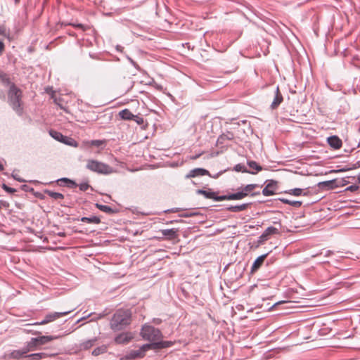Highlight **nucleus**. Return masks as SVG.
Here are the masks:
<instances>
[{
  "label": "nucleus",
  "mask_w": 360,
  "mask_h": 360,
  "mask_svg": "<svg viewBox=\"0 0 360 360\" xmlns=\"http://www.w3.org/2000/svg\"><path fill=\"white\" fill-rule=\"evenodd\" d=\"M22 92L14 84L10 87L8 92V101L13 109L19 115L22 113V108L21 107Z\"/></svg>",
  "instance_id": "obj_1"
},
{
  "label": "nucleus",
  "mask_w": 360,
  "mask_h": 360,
  "mask_svg": "<svg viewBox=\"0 0 360 360\" xmlns=\"http://www.w3.org/2000/svg\"><path fill=\"white\" fill-rule=\"evenodd\" d=\"M86 167L89 170L98 174L106 175L114 172L113 168L110 165L94 159L88 160Z\"/></svg>",
  "instance_id": "obj_2"
},
{
  "label": "nucleus",
  "mask_w": 360,
  "mask_h": 360,
  "mask_svg": "<svg viewBox=\"0 0 360 360\" xmlns=\"http://www.w3.org/2000/svg\"><path fill=\"white\" fill-rule=\"evenodd\" d=\"M142 338L148 342L158 340L162 337L161 331L149 325H144L141 331Z\"/></svg>",
  "instance_id": "obj_3"
},
{
  "label": "nucleus",
  "mask_w": 360,
  "mask_h": 360,
  "mask_svg": "<svg viewBox=\"0 0 360 360\" xmlns=\"http://www.w3.org/2000/svg\"><path fill=\"white\" fill-rule=\"evenodd\" d=\"M56 338V337L52 335L32 338L26 344L27 351H34L37 348V347L44 345Z\"/></svg>",
  "instance_id": "obj_4"
},
{
  "label": "nucleus",
  "mask_w": 360,
  "mask_h": 360,
  "mask_svg": "<svg viewBox=\"0 0 360 360\" xmlns=\"http://www.w3.org/2000/svg\"><path fill=\"white\" fill-rule=\"evenodd\" d=\"M131 316H112L110 321L111 328L114 330H121L131 323Z\"/></svg>",
  "instance_id": "obj_5"
},
{
  "label": "nucleus",
  "mask_w": 360,
  "mask_h": 360,
  "mask_svg": "<svg viewBox=\"0 0 360 360\" xmlns=\"http://www.w3.org/2000/svg\"><path fill=\"white\" fill-rule=\"evenodd\" d=\"M281 224H278V227L269 226L268 227L264 233L259 236L257 243L255 245L252 243L251 248H257L260 244H262L266 240H269L270 237L273 235H277L280 233Z\"/></svg>",
  "instance_id": "obj_6"
},
{
  "label": "nucleus",
  "mask_w": 360,
  "mask_h": 360,
  "mask_svg": "<svg viewBox=\"0 0 360 360\" xmlns=\"http://www.w3.org/2000/svg\"><path fill=\"white\" fill-rule=\"evenodd\" d=\"M174 344L172 341H153L149 343L144 344L142 345V349H146V352L149 349L158 350L164 348H168L173 346Z\"/></svg>",
  "instance_id": "obj_7"
},
{
  "label": "nucleus",
  "mask_w": 360,
  "mask_h": 360,
  "mask_svg": "<svg viewBox=\"0 0 360 360\" xmlns=\"http://www.w3.org/2000/svg\"><path fill=\"white\" fill-rule=\"evenodd\" d=\"M56 317L57 316H46V319H44L41 321H37V322H34L32 323L24 324V325H22L23 328H22V330L24 332L27 333L37 334L39 332L35 330L33 328L34 326L45 324L49 322L53 321L55 320V319Z\"/></svg>",
  "instance_id": "obj_8"
},
{
  "label": "nucleus",
  "mask_w": 360,
  "mask_h": 360,
  "mask_svg": "<svg viewBox=\"0 0 360 360\" xmlns=\"http://www.w3.org/2000/svg\"><path fill=\"white\" fill-rule=\"evenodd\" d=\"M146 349H143L142 346H141L139 349H132L127 352V354L123 357H122L120 360H131L143 358L146 355Z\"/></svg>",
  "instance_id": "obj_9"
},
{
  "label": "nucleus",
  "mask_w": 360,
  "mask_h": 360,
  "mask_svg": "<svg viewBox=\"0 0 360 360\" xmlns=\"http://www.w3.org/2000/svg\"><path fill=\"white\" fill-rule=\"evenodd\" d=\"M134 338V335L130 332L122 333L115 336L114 340L116 344L118 345H127L128 344L132 339Z\"/></svg>",
  "instance_id": "obj_10"
},
{
  "label": "nucleus",
  "mask_w": 360,
  "mask_h": 360,
  "mask_svg": "<svg viewBox=\"0 0 360 360\" xmlns=\"http://www.w3.org/2000/svg\"><path fill=\"white\" fill-rule=\"evenodd\" d=\"M277 188V182L271 180L267 185L263 188L262 193L265 196H270L275 194Z\"/></svg>",
  "instance_id": "obj_11"
},
{
  "label": "nucleus",
  "mask_w": 360,
  "mask_h": 360,
  "mask_svg": "<svg viewBox=\"0 0 360 360\" xmlns=\"http://www.w3.org/2000/svg\"><path fill=\"white\" fill-rule=\"evenodd\" d=\"M210 175L209 171L202 168H195L191 170L186 175V179L194 178L199 176Z\"/></svg>",
  "instance_id": "obj_12"
},
{
  "label": "nucleus",
  "mask_w": 360,
  "mask_h": 360,
  "mask_svg": "<svg viewBox=\"0 0 360 360\" xmlns=\"http://www.w3.org/2000/svg\"><path fill=\"white\" fill-rule=\"evenodd\" d=\"M248 191V186H246L244 188V191L242 192H238L236 193H232L226 196H223L219 198V200H224V199H228V200H240L245 197L248 193H246Z\"/></svg>",
  "instance_id": "obj_13"
},
{
  "label": "nucleus",
  "mask_w": 360,
  "mask_h": 360,
  "mask_svg": "<svg viewBox=\"0 0 360 360\" xmlns=\"http://www.w3.org/2000/svg\"><path fill=\"white\" fill-rule=\"evenodd\" d=\"M283 98L282 94H281L279 91L278 86L276 87L274 98L271 104V109L274 110L276 109L280 104L283 102Z\"/></svg>",
  "instance_id": "obj_14"
},
{
  "label": "nucleus",
  "mask_w": 360,
  "mask_h": 360,
  "mask_svg": "<svg viewBox=\"0 0 360 360\" xmlns=\"http://www.w3.org/2000/svg\"><path fill=\"white\" fill-rule=\"evenodd\" d=\"M106 141L105 140H92L85 141L82 142V147L84 148H91L92 146L101 147L105 146Z\"/></svg>",
  "instance_id": "obj_15"
},
{
  "label": "nucleus",
  "mask_w": 360,
  "mask_h": 360,
  "mask_svg": "<svg viewBox=\"0 0 360 360\" xmlns=\"http://www.w3.org/2000/svg\"><path fill=\"white\" fill-rule=\"evenodd\" d=\"M328 143L334 149H339L342 147V140L337 136H332L328 138Z\"/></svg>",
  "instance_id": "obj_16"
},
{
  "label": "nucleus",
  "mask_w": 360,
  "mask_h": 360,
  "mask_svg": "<svg viewBox=\"0 0 360 360\" xmlns=\"http://www.w3.org/2000/svg\"><path fill=\"white\" fill-rule=\"evenodd\" d=\"M178 230L175 229H163L160 231L162 235L168 240L175 239L177 236Z\"/></svg>",
  "instance_id": "obj_17"
},
{
  "label": "nucleus",
  "mask_w": 360,
  "mask_h": 360,
  "mask_svg": "<svg viewBox=\"0 0 360 360\" xmlns=\"http://www.w3.org/2000/svg\"><path fill=\"white\" fill-rule=\"evenodd\" d=\"M29 352L30 351H27V346L25 345L21 349L13 350L10 355L11 357L14 359H20L22 357H25V356H27L26 354Z\"/></svg>",
  "instance_id": "obj_18"
},
{
  "label": "nucleus",
  "mask_w": 360,
  "mask_h": 360,
  "mask_svg": "<svg viewBox=\"0 0 360 360\" xmlns=\"http://www.w3.org/2000/svg\"><path fill=\"white\" fill-rule=\"evenodd\" d=\"M266 256L267 254H264L256 259L251 267V273L255 272L261 267Z\"/></svg>",
  "instance_id": "obj_19"
},
{
  "label": "nucleus",
  "mask_w": 360,
  "mask_h": 360,
  "mask_svg": "<svg viewBox=\"0 0 360 360\" xmlns=\"http://www.w3.org/2000/svg\"><path fill=\"white\" fill-rule=\"evenodd\" d=\"M262 170V167L255 161H249V174H255Z\"/></svg>",
  "instance_id": "obj_20"
},
{
  "label": "nucleus",
  "mask_w": 360,
  "mask_h": 360,
  "mask_svg": "<svg viewBox=\"0 0 360 360\" xmlns=\"http://www.w3.org/2000/svg\"><path fill=\"white\" fill-rule=\"evenodd\" d=\"M50 356V355L46 352L33 353L25 356L26 358H29L31 360H40Z\"/></svg>",
  "instance_id": "obj_21"
},
{
  "label": "nucleus",
  "mask_w": 360,
  "mask_h": 360,
  "mask_svg": "<svg viewBox=\"0 0 360 360\" xmlns=\"http://www.w3.org/2000/svg\"><path fill=\"white\" fill-rule=\"evenodd\" d=\"M119 115L122 120H131L134 118V115H133L132 112L128 109L121 110L119 112Z\"/></svg>",
  "instance_id": "obj_22"
},
{
  "label": "nucleus",
  "mask_w": 360,
  "mask_h": 360,
  "mask_svg": "<svg viewBox=\"0 0 360 360\" xmlns=\"http://www.w3.org/2000/svg\"><path fill=\"white\" fill-rule=\"evenodd\" d=\"M96 341V338H93L84 341L83 342L80 343L79 348L80 349L87 350L94 346Z\"/></svg>",
  "instance_id": "obj_23"
},
{
  "label": "nucleus",
  "mask_w": 360,
  "mask_h": 360,
  "mask_svg": "<svg viewBox=\"0 0 360 360\" xmlns=\"http://www.w3.org/2000/svg\"><path fill=\"white\" fill-rule=\"evenodd\" d=\"M50 136L56 139V141L63 143L64 141V138L65 136H63L60 132L55 131V130H50L49 131Z\"/></svg>",
  "instance_id": "obj_24"
},
{
  "label": "nucleus",
  "mask_w": 360,
  "mask_h": 360,
  "mask_svg": "<svg viewBox=\"0 0 360 360\" xmlns=\"http://www.w3.org/2000/svg\"><path fill=\"white\" fill-rule=\"evenodd\" d=\"M45 193L47 194L51 198L55 200H62L64 198V195L62 193L51 191L49 190H46Z\"/></svg>",
  "instance_id": "obj_25"
},
{
  "label": "nucleus",
  "mask_w": 360,
  "mask_h": 360,
  "mask_svg": "<svg viewBox=\"0 0 360 360\" xmlns=\"http://www.w3.org/2000/svg\"><path fill=\"white\" fill-rule=\"evenodd\" d=\"M106 352H107V347L103 345H101L100 347L95 348L92 351V355L98 356L100 354L105 353Z\"/></svg>",
  "instance_id": "obj_26"
},
{
  "label": "nucleus",
  "mask_w": 360,
  "mask_h": 360,
  "mask_svg": "<svg viewBox=\"0 0 360 360\" xmlns=\"http://www.w3.org/2000/svg\"><path fill=\"white\" fill-rule=\"evenodd\" d=\"M279 200L285 204L292 205L295 207H299L302 205V202L297 200H290L285 198H279Z\"/></svg>",
  "instance_id": "obj_27"
},
{
  "label": "nucleus",
  "mask_w": 360,
  "mask_h": 360,
  "mask_svg": "<svg viewBox=\"0 0 360 360\" xmlns=\"http://www.w3.org/2000/svg\"><path fill=\"white\" fill-rule=\"evenodd\" d=\"M81 221L82 222H85V223H91V224H98L101 222L100 219L97 217H82L81 219Z\"/></svg>",
  "instance_id": "obj_28"
},
{
  "label": "nucleus",
  "mask_w": 360,
  "mask_h": 360,
  "mask_svg": "<svg viewBox=\"0 0 360 360\" xmlns=\"http://www.w3.org/2000/svg\"><path fill=\"white\" fill-rule=\"evenodd\" d=\"M63 141H63V143L66 144V145H68V146H73V147H77L78 146L77 142L75 139H73L72 138H70V137H68V136H65Z\"/></svg>",
  "instance_id": "obj_29"
},
{
  "label": "nucleus",
  "mask_w": 360,
  "mask_h": 360,
  "mask_svg": "<svg viewBox=\"0 0 360 360\" xmlns=\"http://www.w3.org/2000/svg\"><path fill=\"white\" fill-rule=\"evenodd\" d=\"M0 35L9 38L10 32L4 25H0Z\"/></svg>",
  "instance_id": "obj_30"
},
{
  "label": "nucleus",
  "mask_w": 360,
  "mask_h": 360,
  "mask_svg": "<svg viewBox=\"0 0 360 360\" xmlns=\"http://www.w3.org/2000/svg\"><path fill=\"white\" fill-rule=\"evenodd\" d=\"M198 193L202 194L207 198L215 199V193L214 192H208L206 191L199 190Z\"/></svg>",
  "instance_id": "obj_31"
},
{
  "label": "nucleus",
  "mask_w": 360,
  "mask_h": 360,
  "mask_svg": "<svg viewBox=\"0 0 360 360\" xmlns=\"http://www.w3.org/2000/svg\"><path fill=\"white\" fill-rule=\"evenodd\" d=\"M96 205L100 210H101L104 212L110 213V212H112V208L109 206L100 205V204H96Z\"/></svg>",
  "instance_id": "obj_32"
},
{
  "label": "nucleus",
  "mask_w": 360,
  "mask_h": 360,
  "mask_svg": "<svg viewBox=\"0 0 360 360\" xmlns=\"http://www.w3.org/2000/svg\"><path fill=\"white\" fill-rule=\"evenodd\" d=\"M286 193H289L290 195H295V196H300L302 193V189H301V188H293V189L289 190Z\"/></svg>",
  "instance_id": "obj_33"
},
{
  "label": "nucleus",
  "mask_w": 360,
  "mask_h": 360,
  "mask_svg": "<svg viewBox=\"0 0 360 360\" xmlns=\"http://www.w3.org/2000/svg\"><path fill=\"white\" fill-rule=\"evenodd\" d=\"M0 82H3L4 84H9V78L8 77L7 75L3 72H0Z\"/></svg>",
  "instance_id": "obj_34"
},
{
  "label": "nucleus",
  "mask_w": 360,
  "mask_h": 360,
  "mask_svg": "<svg viewBox=\"0 0 360 360\" xmlns=\"http://www.w3.org/2000/svg\"><path fill=\"white\" fill-rule=\"evenodd\" d=\"M333 254V252L330 251V250H322L320 252V253L319 254H316L315 256H319V255H323L324 257H329L330 255H331Z\"/></svg>",
  "instance_id": "obj_35"
},
{
  "label": "nucleus",
  "mask_w": 360,
  "mask_h": 360,
  "mask_svg": "<svg viewBox=\"0 0 360 360\" xmlns=\"http://www.w3.org/2000/svg\"><path fill=\"white\" fill-rule=\"evenodd\" d=\"M234 169L236 171V172H246L245 170V166L244 165H242L240 164H238V165H236L234 167Z\"/></svg>",
  "instance_id": "obj_36"
},
{
  "label": "nucleus",
  "mask_w": 360,
  "mask_h": 360,
  "mask_svg": "<svg viewBox=\"0 0 360 360\" xmlns=\"http://www.w3.org/2000/svg\"><path fill=\"white\" fill-rule=\"evenodd\" d=\"M138 124H142L143 123V119L137 115H134V118L133 119Z\"/></svg>",
  "instance_id": "obj_37"
},
{
  "label": "nucleus",
  "mask_w": 360,
  "mask_h": 360,
  "mask_svg": "<svg viewBox=\"0 0 360 360\" xmlns=\"http://www.w3.org/2000/svg\"><path fill=\"white\" fill-rule=\"evenodd\" d=\"M359 189V186L356 185H351L347 188V191L354 192Z\"/></svg>",
  "instance_id": "obj_38"
},
{
  "label": "nucleus",
  "mask_w": 360,
  "mask_h": 360,
  "mask_svg": "<svg viewBox=\"0 0 360 360\" xmlns=\"http://www.w3.org/2000/svg\"><path fill=\"white\" fill-rule=\"evenodd\" d=\"M88 188H89V185H88L87 184H86V183H84V184H81L79 185V189H80L81 191H86V190L88 189Z\"/></svg>",
  "instance_id": "obj_39"
},
{
  "label": "nucleus",
  "mask_w": 360,
  "mask_h": 360,
  "mask_svg": "<svg viewBox=\"0 0 360 360\" xmlns=\"http://www.w3.org/2000/svg\"><path fill=\"white\" fill-rule=\"evenodd\" d=\"M2 187L5 191L9 193H13L15 191L14 188H10L7 186L6 184H4Z\"/></svg>",
  "instance_id": "obj_40"
},
{
  "label": "nucleus",
  "mask_w": 360,
  "mask_h": 360,
  "mask_svg": "<svg viewBox=\"0 0 360 360\" xmlns=\"http://www.w3.org/2000/svg\"><path fill=\"white\" fill-rule=\"evenodd\" d=\"M4 51V44L0 41V54H1Z\"/></svg>",
  "instance_id": "obj_41"
},
{
  "label": "nucleus",
  "mask_w": 360,
  "mask_h": 360,
  "mask_svg": "<svg viewBox=\"0 0 360 360\" xmlns=\"http://www.w3.org/2000/svg\"><path fill=\"white\" fill-rule=\"evenodd\" d=\"M255 186L253 184H249L248 186V188H249V195H251V191L254 188ZM253 194H252V195Z\"/></svg>",
  "instance_id": "obj_42"
},
{
  "label": "nucleus",
  "mask_w": 360,
  "mask_h": 360,
  "mask_svg": "<svg viewBox=\"0 0 360 360\" xmlns=\"http://www.w3.org/2000/svg\"><path fill=\"white\" fill-rule=\"evenodd\" d=\"M245 205H243V206H240V207H235L233 208V210H241L244 209V208H245Z\"/></svg>",
  "instance_id": "obj_43"
},
{
  "label": "nucleus",
  "mask_w": 360,
  "mask_h": 360,
  "mask_svg": "<svg viewBox=\"0 0 360 360\" xmlns=\"http://www.w3.org/2000/svg\"><path fill=\"white\" fill-rule=\"evenodd\" d=\"M200 155H201V154L196 155H195V156H192V157H191V160H196V159H198Z\"/></svg>",
  "instance_id": "obj_44"
},
{
  "label": "nucleus",
  "mask_w": 360,
  "mask_h": 360,
  "mask_svg": "<svg viewBox=\"0 0 360 360\" xmlns=\"http://www.w3.org/2000/svg\"><path fill=\"white\" fill-rule=\"evenodd\" d=\"M89 316H82L79 319H78L77 321V322H79L80 321H82V320H86L87 318H89Z\"/></svg>",
  "instance_id": "obj_45"
},
{
  "label": "nucleus",
  "mask_w": 360,
  "mask_h": 360,
  "mask_svg": "<svg viewBox=\"0 0 360 360\" xmlns=\"http://www.w3.org/2000/svg\"><path fill=\"white\" fill-rule=\"evenodd\" d=\"M70 311H65L63 313H56L55 315H67Z\"/></svg>",
  "instance_id": "obj_46"
},
{
  "label": "nucleus",
  "mask_w": 360,
  "mask_h": 360,
  "mask_svg": "<svg viewBox=\"0 0 360 360\" xmlns=\"http://www.w3.org/2000/svg\"><path fill=\"white\" fill-rule=\"evenodd\" d=\"M255 225L254 224V223H250V221H249V229H253L255 228Z\"/></svg>",
  "instance_id": "obj_47"
},
{
  "label": "nucleus",
  "mask_w": 360,
  "mask_h": 360,
  "mask_svg": "<svg viewBox=\"0 0 360 360\" xmlns=\"http://www.w3.org/2000/svg\"><path fill=\"white\" fill-rule=\"evenodd\" d=\"M73 26L75 27H79V28H83V27H84L83 25H82V24L74 25Z\"/></svg>",
  "instance_id": "obj_48"
},
{
  "label": "nucleus",
  "mask_w": 360,
  "mask_h": 360,
  "mask_svg": "<svg viewBox=\"0 0 360 360\" xmlns=\"http://www.w3.org/2000/svg\"><path fill=\"white\" fill-rule=\"evenodd\" d=\"M236 308L238 309V310H241L244 309V307L243 305H238Z\"/></svg>",
  "instance_id": "obj_49"
},
{
  "label": "nucleus",
  "mask_w": 360,
  "mask_h": 360,
  "mask_svg": "<svg viewBox=\"0 0 360 360\" xmlns=\"http://www.w3.org/2000/svg\"><path fill=\"white\" fill-rule=\"evenodd\" d=\"M63 180L65 181H69L70 183L73 184H75L72 181L69 180L68 179H63Z\"/></svg>",
  "instance_id": "obj_50"
},
{
  "label": "nucleus",
  "mask_w": 360,
  "mask_h": 360,
  "mask_svg": "<svg viewBox=\"0 0 360 360\" xmlns=\"http://www.w3.org/2000/svg\"><path fill=\"white\" fill-rule=\"evenodd\" d=\"M4 169V165L0 162V171Z\"/></svg>",
  "instance_id": "obj_51"
},
{
  "label": "nucleus",
  "mask_w": 360,
  "mask_h": 360,
  "mask_svg": "<svg viewBox=\"0 0 360 360\" xmlns=\"http://www.w3.org/2000/svg\"><path fill=\"white\" fill-rule=\"evenodd\" d=\"M278 315H279V316H281V315H288V313H285V314H278Z\"/></svg>",
  "instance_id": "obj_52"
},
{
  "label": "nucleus",
  "mask_w": 360,
  "mask_h": 360,
  "mask_svg": "<svg viewBox=\"0 0 360 360\" xmlns=\"http://www.w3.org/2000/svg\"><path fill=\"white\" fill-rule=\"evenodd\" d=\"M358 181H359V183H360V174L358 176Z\"/></svg>",
  "instance_id": "obj_53"
},
{
  "label": "nucleus",
  "mask_w": 360,
  "mask_h": 360,
  "mask_svg": "<svg viewBox=\"0 0 360 360\" xmlns=\"http://www.w3.org/2000/svg\"><path fill=\"white\" fill-rule=\"evenodd\" d=\"M59 236H65V234H64V233H59Z\"/></svg>",
  "instance_id": "obj_54"
},
{
  "label": "nucleus",
  "mask_w": 360,
  "mask_h": 360,
  "mask_svg": "<svg viewBox=\"0 0 360 360\" xmlns=\"http://www.w3.org/2000/svg\"><path fill=\"white\" fill-rule=\"evenodd\" d=\"M210 318H211L212 320L215 321V319H214V317H213V316H210Z\"/></svg>",
  "instance_id": "obj_55"
},
{
  "label": "nucleus",
  "mask_w": 360,
  "mask_h": 360,
  "mask_svg": "<svg viewBox=\"0 0 360 360\" xmlns=\"http://www.w3.org/2000/svg\"><path fill=\"white\" fill-rule=\"evenodd\" d=\"M344 285V286H347V287L348 286L347 283H344V285Z\"/></svg>",
  "instance_id": "obj_56"
}]
</instances>
